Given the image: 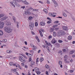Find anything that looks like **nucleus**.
<instances>
[{"instance_id": "412c9836", "label": "nucleus", "mask_w": 75, "mask_h": 75, "mask_svg": "<svg viewBox=\"0 0 75 75\" xmlns=\"http://www.w3.org/2000/svg\"><path fill=\"white\" fill-rule=\"evenodd\" d=\"M44 11L45 13H48V10H47V9H44Z\"/></svg>"}, {"instance_id": "a878e982", "label": "nucleus", "mask_w": 75, "mask_h": 75, "mask_svg": "<svg viewBox=\"0 0 75 75\" xmlns=\"http://www.w3.org/2000/svg\"><path fill=\"white\" fill-rule=\"evenodd\" d=\"M29 20H33V17L30 16L29 18Z\"/></svg>"}, {"instance_id": "ea45409f", "label": "nucleus", "mask_w": 75, "mask_h": 75, "mask_svg": "<svg viewBox=\"0 0 75 75\" xmlns=\"http://www.w3.org/2000/svg\"><path fill=\"white\" fill-rule=\"evenodd\" d=\"M39 59V58H37V59H36V62L37 63V62H38V59Z\"/></svg>"}, {"instance_id": "49530a36", "label": "nucleus", "mask_w": 75, "mask_h": 75, "mask_svg": "<svg viewBox=\"0 0 75 75\" xmlns=\"http://www.w3.org/2000/svg\"><path fill=\"white\" fill-rule=\"evenodd\" d=\"M3 41H4V42H7V40L6 39L3 40Z\"/></svg>"}, {"instance_id": "7ed1b4c3", "label": "nucleus", "mask_w": 75, "mask_h": 75, "mask_svg": "<svg viewBox=\"0 0 75 75\" xmlns=\"http://www.w3.org/2000/svg\"><path fill=\"white\" fill-rule=\"evenodd\" d=\"M65 32L64 30H60L58 33V37L59 36H61V35H65Z\"/></svg>"}, {"instance_id": "f257e3e1", "label": "nucleus", "mask_w": 75, "mask_h": 75, "mask_svg": "<svg viewBox=\"0 0 75 75\" xmlns=\"http://www.w3.org/2000/svg\"><path fill=\"white\" fill-rule=\"evenodd\" d=\"M13 29H11L10 28V27L7 26L5 27L4 28V30H5L6 32L7 33H11V31L13 30Z\"/></svg>"}, {"instance_id": "e2e57ef3", "label": "nucleus", "mask_w": 75, "mask_h": 75, "mask_svg": "<svg viewBox=\"0 0 75 75\" xmlns=\"http://www.w3.org/2000/svg\"><path fill=\"white\" fill-rule=\"evenodd\" d=\"M41 31H42V32H44V29H40Z\"/></svg>"}, {"instance_id": "603ef678", "label": "nucleus", "mask_w": 75, "mask_h": 75, "mask_svg": "<svg viewBox=\"0 0 75 75\" xmlns=\"http://www.w3.org/2000/svg\"><path fill=\"white\" fill-rule=\"evenodd\" d=\"M10 56L9 55H8L7 57H6V58H10Z\"/></svg>"}, {"instance_id": "13d9d810", "label": "nucleus", "mask_w": 75, "mask_h": 75, "mask_svg": "<svg viewBox=\"0 0 75 75\" xmlns=\"http://www.w3.org/2000/svg\"><path fill=\"white\" fill-rule=\"evenodd\" d=\"M70 72H71V73H72V72H74V70H71L70 71Z\"/></svg>"}, {"instance_id": "338daca9", "label": "nucleus", "mask_w": 75, "mask_h": 75, "mask_svg": "<svg viewBox=\"0 0 75 75\" xmlns=\"http://www.w3.org/2000/svg\"><path fill=\"white\" fill-rule=\"evenodd\" d=\"M24 43L25 44V45H27V42L26 41H25L24 42Z\"/></svg>"}, {"instance_id": "5fc2aeb1", "label": "nucleus", "mask_w": 75, "mask_h": 75, "mask_svg": "<svg viewBox=\"0 0 75 75\" xmlns=\"http://www.w3.org/2000/svg\"><path fill=\"white\" fill-rule=\"evenodd\" d=\"M67 61V59H64V62H66Z\"/></svg>"}, {"instance_id": "680f3d73", "label": "nucleus", "mask_w": 75, "mask_h": 75, "mask_svg": "<svg viewBox=\"0 0 75 75\" xmlns=\"http://www.w3.org/2000/svg\"><path fill=\"white\" fill-rule=\"evenodd\" d=\"M23 48H25V49H28V47H25V46H23Z\"/></svg>"}, {"instance_id": "a19ab883", "label": "nucleus", "mask_w": 75, "mask_h": 75, "mask_svg": "<svg viewBox=\"0 0 75 75\" xmlns=\"http://www.w3.org/2000/svg\"><path fill=\"white\" fill-rule=\"evenodd\" d=\"M58 42L59 43H61L63 41H62L61 40H58Z\"/></svg>"}, {"instance_id": "20e7f679", "label": "nucleus", "mask_w": 75, "mask_h": 75, "mask_svg": "<svg viewBox=\"0 0 75 75\" xmlns=\"http://www.w3.org/2000/svg\"><path fill=\"white\" fill-rule=\"evenodd\" d=\"M19 59L22 62H25V59H24V58L22 56H19Z\"/></svg>"}, {"instance_id": "9b49d317", "label": "nucleus", "mask_w": 75, "mask_h": 75, "mask_svg": "<svg viewBox=\"0 0 75 75\" xmlns=\"http://www.w3.org/2000/svg\"><path fill=\"white\" fill-rule=\"evenodd\" d=\"M75 52V50H73L72 51H70V54H74V53Z\"/></svg>"}, {"instance_id": "c756f323", "label": "nucleus", "mask_w": 75, "mask_h": 75, "mask_svg": "<svg viewBox=\"0 0 75 75\" xmlns=\"http://www.w3.org/2000/svg\"><path fill=\"white\" fill-rule=\"evenodd\" d=\"M9 64L11 66H12V65H13V63L12 62H10L9 63Z\"/></svg>"}, {"instance_id": "3c124183", "label": "nucleus", "mask_w": 75, "mask_h": 75, "mask_svg": "<svg viewBox=\"0 0 75 75\" xmlns=\"http://www.w3.org/2000/svg\"><path fill=\"white\" fill-rule=\"evenodd\" d=\"M47 4H50V1H49L48 0H47Z\"/></svg>"}, {"instance_id": "4c0bfd02", "label": "nucleus", "mask_w": 75, "mask_h": 75, "mask_svg": "<svg viewBox=\"0 0 75 75\" xmlns=\"http://www.w3.org/2000/svg\"><path fill=\"white\" fill-rule=\"evenodd\" d=\"M17 28H18V24H19V22H17Z\"/></svg>"}, {"instance_id": "f3484780", "label": "nucleus", "mask_w": 75, "mask_h": 75, "mask_svg": "<svg viewBox=\"0 0 75 75\" xmlns=\"http://www.w3.org/2000/svg\"><path fill=\"white\" fill-rule=\"evenodd\" d=\"M54 4H55V6L56 7H57V6H58V4H57V2H56V1L54 2Z\"/></svg>"}, {"instance_id": "4468645a", "label": "nucleus", "mask_w": 75, "mask_h": 75, "mask_svg": "<svg viewBox=\"0 0 75 75\" xmlns=\"http://www.w3.org/2000/svg\"><path fill=\"white\" fill-rule=\"evenodd\" d=\"M3 35V32L1 30H0V35Z\"/></svg>"}, {"instance_id": "a211bd4d", "label": "nucleus", "mask_w": 75, "mask_h": 75, "mask_svg": "<svg viewBox=\"0 0 75 75\" xmlns=\"http://www.w3.org/2000/svg\"><path fill=\"white\" fill-rule=\"evenodd\" d=\"M6 19H7V18L4 17V18H2L1 19V21H3L4 20H6Z\"/></svg>"}, {"instance_id": "72a5a7b5", "label": "nucleus", "mask_w": 75, "mask_h": 75, "mask_svg": "<svg viewBox=\"0 0 75 75\" xmlns=\"http://www.w3.org/2000/svg\"><path fill=\"white\" fill-rule=\"evenodd\" d=\"M33 27H34L30 26V29L31 30H33Z\"/></svg>"}, {"instance_id": "e433bc0d", "label": "nucleus", "mask_w": 75, "mask_h": 75, "mask_svg": "<svg viewBox=\"0 0 75 75\" xmlns=\"http://www.w3.org/2000/svg\"><path fill=\"white\" fill-rule=\"evenodd\" d=\"M59 64L60 65H61V64H62V62L61 61H59Z\"/></svg>"}, {"instance_id": "2f4dec72", "label": "nucleus", "mask_w": 75, "mask_h": 75, "mask_svg": "<svg viewBox=\"0 0 75 75\" xmlns=\"http://www.w3.org/2000/svg\"><path fill=\"white\" fill-rule=\"evenodd\" d=\"M4 16V15H3L2 14H0V18L1 17H2Z\"/></svg>"}, {"instance_id": "b1692460", "label": "nucleus", "mask_w": 75, "mask_h": 75, "mask_svg": "<svg viewBox=\"0 0 75 75\" xmlns=\"http://www.w3.org/2000/svg\"><path fill=\"white\" fill-rule=\"evenodd\" d=\"M13 73L14 74H15V75H19V74L17 71H15L14 72H13Z\"/></svg>"}, {"instance_id": "473e14b6", "label": "nucleus", "mask_w": 75, "mask_h": 75, "mask_svg": "<svg viewBox=\"0 0 75 75\" xmlns=\"http://www.w3.org/2000/svg\"><path fill=\"white\" fill-rule=\"evenodd\" d=\"M65 63L66 64V63L67 64H70V62H69V61H66Z\"/></svg>"}, {"instance_id": "c85d7f7f", "label": "nucleus", "mask_w": 75, "mask_h": 75, "mask_svg": "<svg viewBox=\"0 0 75 75\" xmlns=\"http://www.w3.org/2000/svg\"><path fill=\"white\" fill-rule=\"evenodd\" d=\"M12 18L13 20V21L15 22V21H16V18L14 17V16H13L12 17Z\"/></svg>"}, {"instance_id": "39448f33", "label": "nucleus", "mask_w": 75, "mask_h": 75, "mask_svg": "<svg viewBox=\"0 0 75 75\" xmlns=\"http://www.w3.org/2000/svg\"><path fill=\"white\" fill-rule=\"evenodd\" d=\"M4 25V23L3 22H0V28H3Z\"/></svg>"}, {"instance_id": "aec40b11", "label": "nucleus", "mask_w": 75, "mask_h": 75, "mask_svg": "<svg viewBox=\"0 0 75 75\" xmlns=\"http://www.w3.org/2000/svg\"><path fill=\"white\" fill-rule=\"evenodd\" d=\"M28 56V57H31L33 56V54H30V53H29Z\"/></svg>"}, {"instance_id": "37998d69", "label": "nucleus", "mask_w": 75, "mask_h": 75, "mask_svg": "<svg viewBox=\"0 0 75 75\" xmlns=\"http://www.w3.org/2000/svg\"><path fill=\"white\" fill-rule=\"evenodd\" d=\"M18 66L20 69H21V67H20V65L19 64H18Z\"/></svg>"}, {"instance_id": "9d476101", "label": "nucleus", "mask_w": 75, "mask_h": 75, "mask_svg": "<svg viewBox=\"0 0 75 75\" xmlns=\"http://www.w3.org/2000/svg\"><path fill=\"white\" fill-rule=\"evenodd\" d=\"M63 30H68V27H67V26H64L63 27H62Z\"/></svg>"}, {"instance_id": "2eb2a0df", "label": "nucleus", "mask_w": 75, "mask_h": 75, "mask_svg": "<svg viewBox=\"0 0 75 75\" xmlns=\"http://www.w3.org/2000/svg\"><path fill=\"white\" fill-rule=\"evenodd\" d=\"M55 45H56V47H57V48H59V47L60 45L59 43H56Z\"/></svg>"}, {"instance_id": "4be33fe9", "label": "nucleus", "mask_w": 75, "mask_h": 75, "mask_svg": "<svg viewBox=\"0 0 75 75\" xmlns=\"http://www.w3.org/2000/svg\"><path fill=\"white\" fill-rule=\"evenodd\" d=\"M35 69L36 71H39V69L37 67H35Z\"/></svg>"}, {"instance_id": "f8f14e48", "label": "nucleus", "mask_w": 75, "mask_h": 75, "mask_svg": "<svg viewBox=\"0 0 75 75\" xmlns=\"http://www.w3.org/2000/svg\"><path fill=\"white\" fill-rule=\"evenodd\" d=\"M67 38L68 40H72V36H69Z\"/></svg>"}, {"instance_id": "6e6d98bb", "label": "nucleus", "mask_w": 75, "mask_h": 75, "mask_svg": "<svg viewBox=\"0 0 75 75\" xmlns=\"http://www.w3.org/2000/svg\"><path fill=\"white\" fill-rule=\"evenodd\" d=\"M35 26H37V25H38V23H35Z\"/></svg>"}, {"instance_id": "c03bdc74", "label": "nucleus", "mask_w": 75, "mask_h": 75, "mask_svg": "<svg viewBox=\"0 0 75 75\" xmlns=\"http://www.w3.org/2000/svg\"><path fill=\"white\" fill-rule=\"evenodd\" d=\"M70 62H73V60L72 59H70Z\"/></svg>"}, {"instance_id": "dca6fc26", "label": "nucleus", "mask_w": 75, "mask_h": 75, "mask_svg": "<svg viewBox=\"0 0 75 75\" xmlns=\"http://www.w3.org/2000/svg\"><path fill=\"white\" fill-rule=\"evenodd\" d=\"M6 52H7V53H11V52H12V51H11V50H7L6 51Z\"/></svg>"}, {"instance_id": "5701e85b", "label": "nucleus", "mask_w": 75, "mask_h": 75, "mask_svg": "<svg viewBox=\"0 0 75 75\" xmlns=\"http://www.w3.org/2000/svg\"><path fill=\"white\" fill-rule=\"evenodd\" d=\"M42 61H44V59H43V58L42 57H41L40 58V62H42Z\"/></svg>"}, {"instance_id": "ddd939ff", "label": "nucleus", "mask_w": 75, "mask_h": 75, "mask_svg": "<svg viewBox=\"0 0 75 75\" xmlns=\"http://www.w3.org/2000/svg\"><path fill=\"white\" fill-rule=\"evenodd\" d=\"M31 64L32 65H35V62L33 61H31Z\"/></svg>"}, {"instance_id": "6e6552de", "label": "nucleus", "mask_w": 75, "mask_h": 75, "mask_svg": "<svg viewBox=\"0 0 75 75\" xmlns=\"http://www.w3.org/2000/svg\"><path fill=\"white\" fill-rule=\"evenodd\" d=\"M30 27H34V24L33 23H30Z\"/></svg>"}, {"instance_id": "a18cd8bd", "label": "nucleus", "mask_w": 75, "mask_h": 75, "mask_svg": "<svg viewBox=\"0 0 75 75\" xmlns=\"http://www.w3.org/2000/svg\"><path fill=\"white\" fill-rule=\"evenodd\" d=\"M45 42L46 43V44H47V45H49V44H48V42H47V41H45Z\"/></svg>"}, {"instance_id": "c9c22d12", "label": "nucleus", "mask_w": 75, "mask_h": 75, "mask_svg": "<svg viewBox=\"0 0 75 75\" xmlns=\"http://www.w3.org/2000/svg\"><path fill=\"white\" fill-rule=\"evenodd\" d=\"M17 1V2H18V3H20L21 1H22V0H16Z\"/></svg>"}, {"instance_id": "cd10ccee", "label": "nucleus", "mask_w": 75, "mask_h": 75, "mask_svg": "<svg viewBox=\"0 0 75 75\" xmlns=\"http://www.w3.org/2000/svg\"><path fill=\"white\" fill-rule=\"evenodd\" d=\"M53 36L54 37H56V32H53Z\"/></svg>"}, {"instance_id": "bf43d9fd", "label": "nucleus", "mask_w": 75, "mask_h": 75, "mask_svg": "<svg viewBox=\"0 0 75 75\" xmlns=\"http://www.w3.org/2000/svg\"><path fill=\"white\" fill-rule=\"evenodd\" d=\"M29 62H30L31 61V58H30L29 59Z\"/></svg>"}, {"instance_id": "58836bf2", "label": "nucleus", "mask_w": 75, "mask_h": 75, "mask_svg": "<svg viewBox=\"0 0 75 75\" xmlns=\"http://www.w3.org/2000/svg\"><path fill=\"white\" fill-rule=\"evenodd\" d=\"M54 30V29H53L52 28H51L50 29L51 32H52Z\"/></svg>"}, {"instance_id": "4d7b16f0", "label": "nucleus", "mask_w": 75, "mask_h": 75, "mask_svg": "<svg viewBox=\"0 0 75 75\" xmlns=\"http://www.w3.org/2000/svg\"><path fill=\"white\" fill-rule=\"evenodd\" d=\"M13 2L15 4H16V1L15 0H13Z\"/></svg>"}, {"instance_id": "1a4fd4ad", "label": "nucleus", "mask_w": 75, "mask_h": 75, "mask_svg": "<svg viewBox=\"0 0 75 75\" xmlns=\"http://www.w3.org/2000/svg\"><path fill=\"white\" fill-rule=\"evenodd\" d=\"M51 42L52 44H55L56 42V40H55V39H53L52 40Z\"/></svg>"}, {"instance_id": "393cba45", "label": "nucleus", "mask_w": 75, "mask_h": 75, "mask_svg": "<svg viewBox=\"0 0 75 75\" xmlns=\"http://www.w3.org/2000/svg\"><path fill=\"white\" fill-rule=\"evenodd\" d=\"M10 3H11V5H12V6H13L14 7H15V5H14V4H13V2H11Z\"/></svg>"}, {"instance_id": "f704fd0d", "label": "nucleus", "mask_w": 75, "mask_h": 75, "mask_svg": "<svg viewBox=\"0 0 75 75\" xmlns=\"http://www.w3.org/2000/svg\"><path fill=\"white\" fill-rule=\"evenodd\" d=\"M58 26V25H55L53 26V28H55V27H57Z\"/></svg>"}, {"instance_id": "423d86ee", "label": "nucleus", "mask_w": 75, "mask_h": 75, "mask_svg": "<svg viewBox=\"0 0 75 75\" xmlns=\"http://www.w3.org/2000/svg\"><path fill=\"white\" fill-rule=\"evenodd\" d=\"M40 25H42V26H44L45 25V23L44 22H41L40 23Z\"/></svg>"}, {"instance_id": "052dcab7", "label": "nucleus", "mask_w": 75, "mask_h": 75, "mask_svg": "<svg viewBox=\"0 0 75 75\" xmlns=\"http://www.w3.org/2000/svg\"><path fill=\"white\" fill-rule=\"evenodd\" d=\"M59 30V28H55V30Z\"/></svg>"}, {"instance_id": "69168bd1", "label": "nucleus", "mask_w": 75, "mask_h": 75, "mask_svg": "<svg viewBox=\"0 0 75 75\" xmlns=\"http://www.w3.org/2000/svg\"><path fill=\"white\" fill-rule=\"evenodd\" d=\"M35 38H36V40H38V39H39L38 38V36H36L35 37Z\"/></svg>"}, {"instance_id": "09e8293b", "label": "nucleus", "mask_w": 75, "mask_h": 75, "mask_svg": "<svg viewBox=\"0 0 75 75\" xmlns=\"http://www.w3.org/2000/svg\"><path fill=\"white\" fill-rule=\"evenodd\" d=\"M67 56L66 55H65L64 57V59H67Z\"/></svg>"}, {"instance_id": "864d4df0", "label": "nucleus", "mask_w": 75, "mask_h": 75, "mask_svg": "<svg viewBox=\"0 0 75 75\" xmlns=\"http://www.w3.org/2000/svg\"><path fill=\"white\" fill-rule=\"evenodd\" d=\"M51 38H52V36H51V35H50L49 36V39H51Z\"/></svg>"}, {"instance_id": "de8ad7c7", "label": "nucleus", "mask_w": 75, "mask_h": 75, "mask_svg": "<svg viewBox=\"0 0 75 75\" xmlns=\"http://www.w3.org/2000/svg\"><path fill=\"white\" fill-rule=\"evenodd\" d=\"M46 74L47 75H49L48 74V71H46Z\"/></svg>"}, {"instance_id": "0eeeda50", "label": "nucleus", "mask_w": 75, "mask_h": 75, "mask_svg": "<svg viewBox=\"0 0 75 75\" xmlns=\"http://www.w3.org/2000/svg\"><path fill=\"white\" fill-rule=\"evenodd\" d=\"M26 0H22V1L23 2L24 4H28V2L26 1Z\"/></svg>"}, {"instance_id": "6ab92c4d", "label": "nucleus", "mask_w": 75, "mask_h": 75, "mask_svg": "<svg viewBox=\"0 0 75 75\" xmlns=\"http://www.w3.org/2000/svg\"><path fill=\"white\" fill-rule=\"evenodd\" d=\"M6 24L7 25H11V23L10 22H8Z\"/></svg>"}, {"instance_id": "0e129e2a", "label": "nucleus", "mask_w": 75, "mask_h": 75, "mask_svg": "<svg viewBox=\"0 0 75 75\" xmlns=\"http://www.w3.org/2000/svg\"><path fill=\"white\" fill-rule=\"evenodd\" d=\"M63 16L64 17H66L67 16V15L66 13H64V14H63Z\"/></svg>"}, {"instance_id": "774afa93", "label": "nucleus", "mask_w": 75, "mask_h": 75, "mask_svg": "<svg viewBox=\"0 0 75 75\" xmlns=\"http://www.w3.org/2000/svg\"><path fill=\"white\" fill-rule=\"evenodd\" d=\"M25 6H22V7H21V8H25Z\"/></svg>"}, {"instance_id": "f03ea898", "label": "nucleus", "mask_w": 75, "mask_h": 75, "mask_svg": "<svg viewBox=\"0 0 75 75\" xmlns=\"http://www.w3.org/2000/svg\"><path fill=\"white\" fill-rule=\"evenodd\" d=\"M31 10H33L31 8H29L28 9L27 11H25L24 12L25 14H31V13L29 11H30Z\"/></svg>"}, {"instance_id": "79ce46f5", "label": "nucleus", "mask_w": 75, "mask_h": 75, "mask_svg": "<svg viewBox=\"0 0 75 75\" xmlns=\"http://www.w3.org/2000/svg\"><path fill=\"white\" fill-rule=\"evenodd\" d=\"M31 34H32V35H34L35 34V33L33 31H31Z\"/></svg>"}, {"instance_id": "8fccbe9b", "label": "nucleus", "mask_w": 75, "mask_h": 75, "mask_svg": "<svg viewBox=\"0 0 75 75\" xmlns=\"http://www.w3.org/2000/svg\"><path fill=\"white\" fill-rule=\"evenodd\" d=\"M59 22V21H56L55 22H54V23H58Z\"/></svg>"}, {"instance_id": "bb28decb", "label": "nucleus", "mask_w": 75, "mask_h": 75, "mask_svg": "<svg viewBox=\"0 0 75 75\" xmlns=\"http://www.w3.org/2000/svg\"><path fill=\"white\" fill-rule=\"evenodd\" d=\"M51 21H52L51 20H50L49 21H48L47 23L48 24H50V23H51Z\"/></svg>"}, {"instance_id": "7c9ffc66", "label": "nucleus", "mask_w": 75, "mask_h": 75, "mask_svg": "<svg viewBox=\"0 0 75 75\" xmlns=\"http://www.w3.org/2000/svg\"><path fill=\"white\" fill-rule=\"evenodd\" d=\"M36 73L37 74H38V75H40V73H41V72H40V71H37L36 72Z\"/></svg>"}]
</instances>
